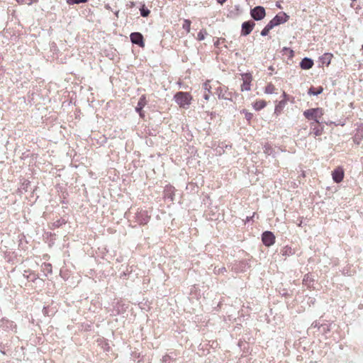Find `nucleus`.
<instances>
[{
  "label": "nucleus",
  "mask_w": 363,
  "mask_h": 363,
  "mask_svg": "<svg viewBox=\"0 0 363 363\" xmlns=\"http://www.w3.org/2000/svg\"><path fill=\"white\" fill-rule=\"evenodd\" d=\"M242 112L245 113V116L246 120L248 122H250L252 120V117H253V114L252 113L248 112L247 111H246L245 109L242 111Z\"/></svg>",
  "instance_id": "nucleus-24"
},
{
  "label": "nucleus",
  "mask_w": 363,
  "mask_h": 363,
  "mask_svg": "<svg viewBox=\"0 0 363 363\" xmlns=\"http://www.w3.org/2000/svg\"><path fill=\"white\" fill-rule=\"evenodd\" d=\"M88 0H66V2L69 5L79 4L81 3H86Z\"/></svg>",
  "instance_id": "nucleus-21"
},
{
  "label": "nucleus",
  "mask_w": 363,
  "mask_h": 363,
  "mask_svg": "<svg viewBox=\"0 0 363 363\" xmlns=\"http://www.w3.org/2000/svg\"><path fill=\"white\" fill-rule=\"evenodd\" d=\"M276 91H277V88L272 83L267 84V85L264 88V93L267 94H274L276 92Z\"/></svg>",
  "instance_id": "nucleus-17"
},
{
  "label": "nucleus",
  "mask_w": 363,
  "mask_h": 363,
  "mask_svg": "<svg viewBox=\"0 0 363 363\" xmlns=\"http://www.w3.org/2000/svg\"><path fill=\"white\" fill-rule=\"evenodd\" d=\"M275 22H274L272 20H271L268 24L265 26L267 28H269V30H272L274 26H276Z\"/></svg>",
  "instance_id": "nucleus-28"
},
{
  "label": "nucleus",
  "mask_w": 363,
  "mask_h": 363,
  "mask_svg": "<svg viewBox=\"0 0 363 363\" xmlns=\"http://www.w3.org/2000/svg\"><path fill=\"white\" fill-rule=\"evenodd\" d=\"M227 0H217V1L220 4H223V3H225Z\"/></svg>",
  "instance_id": "nucleus-33"
},
{
  "label": "nucleus",
  "mask_w": 363,
  "mask_h": 363,
  "mask_svg": "<svg viewBox=\"0 0 363 363\" xmlns=\"http://www.w3.org/2000/svg\"><path fill=\"white\" fill-rule=\"evenodd\" d=\"M243 83L241 86V91H249L251 89V82L252 80V75L250 74H242Z\"/></svg>",
  "instance_id": "nucleus-8"
},
{
  "label": "nucleus",
  "mask_w": 363,
  "mask_h": 363,
  "mask_svg": "<svg viewBox=\"0 0 363 363\" xmlns=\"http://www.w3.org/2000/svg\"><path fill=\"white\" fill-rule=\"evenodd\" d=\"M146 104H147L146 96H145V95H142L138 102V105L135 108V111L137 112H140V111L143 110V108L145 106Z\"/></svg>",
  "instance_id": "nucleus-14"
},
{
  "label": "nucleus",
  "mask_w": 363,
  "mask_h": 363,
  "mask_svg": "<svg viewBox=\"0 0 363 363\" xmlns=\"http://www.w3.org/2000/svg\"><path fill=\"white\" fill-rule=\"evenodd\" d=\"M310 125H311V128L312 130L311 133L315 136H320L322 135L323 131V128L322 126H320V123H316V122H312V123H311Z\"/></svg>",
  "instance_id": "nucleus-9"
},
{
  "label": "nucleus",
  "mask_w": 363,
  "mask_h": 363,
  "mask_svg": "<svg viewBox=\"0 0 363 363\" xmlns=\"http://www.w3.org/2000/svg\"><path fill=\"white\" fill-rule=\"evenodd\" d=\"M363 139V125L358 126L356 129L355 134L354 135V142L357 144H359Z\"/></svg>",
  "instance_id": "nucleus-10"
},
{
  "label": "nucleus",
  "mask_w": 363,
  "mask_h": 363,
  "mask_svg": "<svg viewBox=\"0 0 363 363\" xmlns=\"http://www.w3.org/2000/svg\"><path fill=\"white\" fill-rule=\"evenodd\" d=\"M362 50H363V45H362Z\"/></svg>",
  "instance_id": "nucleus-37"
},
{
  "label": "nucleus",
  "mask_w": 363,
  "mask_h": 363,
  "mask_svg": "<svg viewBox=\"0 0 363 363\" xmlns=\"http://www.w3.org/2000/svg\"><path fill=\"white\" fill-rule=\"evenodd\" d=\"M130 38L133 43L138 45L141 48L145 46L143 36L141 33L137 32L132 33L130 35Z\"/></svg>",
  "instance_id": "nucleus-6"
},
{
  "label": "nucleus",
  "mask_w": 363,
  "mask_h": 363,
  "mask_svg": "<svg viewBox=\"0 0 363 363\" xmlns=\"http://www.w3.org/2000/svg\"><path fill=\"white\" fill-rule=\"evenodd\" d=\"M267 103L265 100L258 99L252 104V107L255 111H260L267 106Z\"/></svg>",
  "instance_id": "nucleus-13"
},
{
  "label": "nucleus",
  "mask_w": 363,
  "mask_h": 363,
  "mask_svg": "<svg viewBox=\"0 0 363 363\" xmlns=\"http://www.w3.org/2000/svg\"><path fill=\"white\" fill-rule=\"evenodd\" d=\"M300 66L303 69H309L313 66V61L310 58L305 57L301 60Z\"/></svg>",
  "instance_id": "nucleus-12"
},
{
  "label": "nucleus",
  "mask_w": 363,
  "mask_h": 363,
  "mask_svg": "<svg viewBox=\"0 0 363 363\" xmlns=\"http://www.w3.org/2000/svg\"><path fill=\"white\" fill-rule=\"evenodd\" d=\"M286 104L287 102H285L284 101L282 100L279 101V102L276 101L274 113L276 116L280 115Z\"/></svg>",
  "instance_id": "nucleus-11"
},
{
  "label": "nucleus",
  "mask_w": 363,
  "mask_h": 363,
  "mask_svg": "<svg viewBox=\"0 0 363 363\" xmlns=\"http://www.w3.org/2000/svg\"><path fill=\"white\" fill-rule=\"evenodd\" d=\"M269 31L270 30H269V28L264 27V29L261 32V35L263 36H265V35H268Z\"/></svg>",
  "instance_id": "nucleus-29"
},
{
  "label": "nucleus",
  "mask_w": 363,
  "mask_h": 363,
  "mask_svg": "<svg viewBox=\"0 0 363 363\" xmlns=\"http://www.w3.org/2000/svg\"><path fill=\"white\" fill-rule=\"evenodd\" d=\"M191 24V22L190 20L185 19L184 21V23H183V25H182V28L186 31V33H189L190 32Z\"/></svg>",
  "instance_id": "nucleus-20"
},
{
  "label": "nucleus",
  "mask_w": 363,
  "mask_h": 363,
  "mask_svg": "<svg viewBox=\"0 0 363 363\" xmlns=\"http://www.w3.org/2000/svg\"><path fill=\"white\" fill-rule=\"evenodd\" d=\"M255 214V213H253V216H252V217H247V220H251V219L254 217Z\"/></svg>",
  "instance_id": "nucleus-36"
},
{
  "label": "nucleus",
  "mask_w": 363,
  "mask_h": 363,
  "mask_svg": "<svg viewBox=\"0 0 363 363\" xmlns=\"http://www.w3.org/2000/svg\"><path fill=\"white\" fill-rule=\"evenodd\" d=\"M275 22H274L272 20H271L268 24L265 26L267 28H269V30H272L274 26H276Z\"/></svg>",
  "instance_id": "nucleus-27"
},
{
  "label": "nucleus",
  "mask_w": 363,
  "mask_h": 363,
  "mask_svg": "<svg viewBox=\"0 0 363 363\" xmlns=\"http://www.w3.org/2000/svg\"><path fill=\"white\" fill-rule=\"evenodd\" d=\"M18 4H22L24 3L25 0H16Z\"/></svg>",
  "instance_id": "nucleus-34"
},
{
  "label": "nucleus",
  "mask_w": 363,
  "mask_h": 363,
  "mask_svg": "<svg viewBox=\"0 0 363 363\" xmlns=\"http://www.w3.org/2000/svg\"><path fill=\"white\" fill-rule=\"evenodd\" d=\"M265 14V10L262 6H256L251 11V16L256 21H259L264 18Z\"/></svg>",
  "instance_id": "nucleus-4"
},
{
  "label": "nucleus",
  "mask_w": 363,
  "mask_h": 363,
  "mask_svg": "<svg viewBox=\"0 0 363 363\" xmlns=\"http://www.w3.org/2000/svg\"><path fill=\"white\" fill-rule=\"evenodd\" d=\"M323 91V88L322 86L313 87L311 86L308 90V94L310 95H318L321 94Z\"/></svg>",
  "instance_id": "nucleus-16"
},
{
  "label": "nucleus",
  "mask_w": 363,
  "mask_h": 363,
  "mask_svg": "<svg viewBox=\"0 0 363 363\" xmlns=\"http://www.w3.org/2000/svg\"><path fill=\"white\" fill-rule=\"evenodd\" d=\"M211 94H208L207 92L206 93H203V98L206 101H208L209 99H210V96H211Z\"/></svg>",
  "instance_id": "nucleus-31"
},
{
  "label": "nucleus",
  "mask_w": 363,
  "mask_h": 363,
  "mask_svg": "<svg viewBox=\"0 0 363 363\" xmlns=\"http://www.w3.org/2000/svg\"><path fill=\"white\" fill-rule=\"evenodd\" d=\"M275 236L271 231H265L262 235V241L267 247L273 245L275 242Z\"/></svg>",
  "instance_id": "nucleus-3"
},
{
  "label": "nucleus",
  "mask_w": 363,
  "mask_h": 363,
  "mask_svg": "<svg viewBox=\"0 0 363 363\" xmlns=\"http://www.w3.org/2000/svg\"><path fill=\"white\" fill-rule=\"evenodd\" d=\"M275 22H274L272 20H271L268 24L265 26L267 28H269V30H272L274 26H276Z\"/></svg>",
  "instance_id": "nucleus-26"
},
{
  "label": "nucleus",
  "mask_w": 363,
  "mask_h": 363,
  "mask_svg": "<svg viewBox=\"0 0 363 363\" xmlns=\"http://www.w3.org/2000/svg\"><path fill=\"white\" fill-rule=\"evenodd\" d=\"M324 115V111L322 108H309L303 111V116L308 120H313V122L319 123V119Z\"/></svg>",
  "instance_id": "nucleus-2"
},
{
  "label": "nucleus",
  "mask_w": 363,
  "mask_h": 363,
  "mask_svg": "<svg viewBox=\"0 0 363 363\" xmlns=\"http://www.w3.org/2000/svg\"><path fill=\"white\" fill-rule=\"evenodd\" d=\"M176 103L180 108H187L191 104L193 97L189 92L179 91L174 96Z\"/></svg>",
  "instance_id": "nucleus-1"
},
{
  "label": "nucleus",
  "mask_w": 363,
  "mask_h": 363,
  "mask_svg": "<svg viewBox=\"0 0 363 363\" xmlns=\"http://www.w3.org/2000/svg\"><path fill=\"white\" fill-rule=\"evenodd\" d=\"M274 22H275V25L278 26L280 23H283L284 21L283 17L279 15H277L273 19H272Z\"/></svg>",
  "instance_id": "nucleus-22"
},
{
  "label": "nucleus",
  "mask_w": 363,
  "mask_h": 363,
  "mask_svg": "<svg viewBox=\"0 0 363 363\" xmlns=\"http://www.w3.org/2000/svg\"><path fill=\"white\" fill-rule=\"evenodd\" d=\"M255 26V23L252 21L244 22L242 24V30H241L242 35H249L253 30Z\"/></svg>",
  "instance_id": "nucleus-7"
},
{
  "label": "nucleus",
  "mask_w": 363,
  "mask_h": 363,
  "mask_svg": "<svg viewBox=\"0 0 363 363\" xmlns=\"http://www.w3.org/2000/svg\"><path fill=\"white\" fill-rule=\"evenodd\" d=\"M174 189L172 186H168L164 190V196L166 197L169 198L172 201H173V199H174Z\"/></svg>",
  "instance_id": "nucleus-18"
},
{
  "label": "nucleus",
  "mask_w": 363,
  "mask_h": 363,
  "mask_svg": "<svg viewBox=\"0 0 363 363\" xmlns=\"http://www.w3.org/2000/svg\"><path fill=\"white\" fill-rule=\"evenodd\" d=\"M203 93H208V94H211V86L210 84V81L208 80L206 81V82H204L203 85Z\"/></svg>",
  "instance_id": "nucleus-19"
},
{
  "label": "nucleus",
  "mask_w": 363,
  "mask_h": 363,
  "mask_svg": "<svg viewBox=\"0 0 363 363\" xmlns=\"http://www.w3.org/2000/svg\"><path fill=\"white\" fill-rule=\"evenodd\" d=\"M344 177L345 172L342 167H337L332 172V177L335 183H340L343 180Z\"/></svg>",
  "instance_id": "nucleus-5"
},
{
  "label": "nucleus",
  "mask_w": 363,
  "mask_h": 363,
  "mask_svg": "<svg viewBox=\"0 0 363 363\" xmlns=\"http://www.w3.org/2000/svg\"><path fill=\"white\" fill-rule=\"evenodd\" d=\"M282 101H284L285 102H287L290 100V96L289 94H287L285 91H283L282 93Z\"/></svg>",
  "instance_id": "nucleus-25"
},
{
  "label": "nucleus",
  "mask_w": 363,
  "mask_h": 363,
  "mask_svg": "<svg viewBox=\"0 0 363 363\" xmlns=\"http://www.w3.org/2000/svg\"><path fill=\"white\" fill-rule=\"evenodd\" d=\"M138 113H139V115H140V116L141 118H144V117H145V113H144V112L143 111V110H142V111H140V112H138Z\"/></svg>",
  "instance_id": "nucleus-32"
},
{
  "label": "nucleus",
  "mask_w": 363,
  "mask_h": 363,
  "mask_svg": "<svg viewBox=\"0 0 363 363\" xmlns=\"http://www.w3.org/2000/svg\"><path fill=\"white\" fill-rule=\"evenodd\" d=\"M150 11L149 9H146L145 7V6H143L141 9H140V14L143 17H147L149 16Z\"/></svg>",
  "instance_id": "nucleus-23"
},
{
  "label": "nucleus",
  "mask_w": 363,
  "mask_h": 363,
  "mask_svg": "<svg viewBox=\"0 0 363 363\" xmlns=\"http://www.w3.org/2000/svg\"><path fill=\"white\" fill-rule=\"evenodd\" d=\"M198 40H203L204 39V35L202 33V32H199L198 33Z\"/></svg>",
  "instance_id": "nucleus-30"
},
{
  "label": "nucleus",
  "mask_w": 363,
  "mask_h": 363,
  "mask_svg": "<svg viewBox=\"0 0 363 363\" xmlns=\"http://www.w3.org/2000/svg\"><path fill=\"white\" fill-rule=\"evenodd\" d=\"M333 57V55L332 53L326 52L322 55V57H320V60L323 64H325L327 66H328L330 64Z\"/></svg>",
  "instance_id": "nucleus-15"
},
{
  "label": "nucleus",
  "mask_w": 363,
  "mask_h": 363,
  "mask_svg": "<svg viewBox=\"0 0 363 363\" xmlns=\"http://www.w3.org/2000/svg\"><path fill=\"white\" fill-rule=\"evenodd\" d=\"M30 1L29 2V5L32 4L33 2H36L38 0H30Z\"/></svg>",
  "instance_id": "nucleus-35"
}]
</instances>
